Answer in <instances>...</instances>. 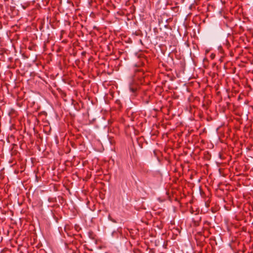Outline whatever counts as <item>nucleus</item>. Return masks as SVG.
Here are the masks:
<instances>
[{"mask_svg":"<svg viewBox=\"0 0 253 253\" xmlns=\"http://www.w3.org/2000/svg\"><path fill=\"white\" fill-rule=\"evenodd\" d=\"M70 162H69V161L68 160H67L66 161H65L64 163L66 165V166H68L69 165V163H70Z\"/></svg>","mask_w":253,"mask_h":253,"instance_id":"nucleus-3","label":"nucleus"},{"mask_svg":"<svg viewBox=\"0 0 253 253\" xmlns=\"http://www.w3.org/2000/svg\"><path fill=\"white\" fill-rule=\"evenodd\" d=\"M216 163H217V164H218V167H225V165H226V164H225V163H223V164H222V163H221V164H220V163H218V162H216Z\"/></svg>","mask_w":253,"mask_h":253,"instance_id":"nucleus-2","label":"nucleus"},{"mask_svg":"<svg viewBox=\"0 0 253 253\" xmlns=\"http://www.w3.org/2000/svg\"><path fill=\"white\" fill-rule=\"evenodd\" d=\"M201 217H198L196 219L193 218V222L194 225L195 226H199V222L201 221Z\"/></svg>","mask_w":253,"mask_h":253,"instance_id":"nucleus-1","label":"nucleus"}]
</instances>
